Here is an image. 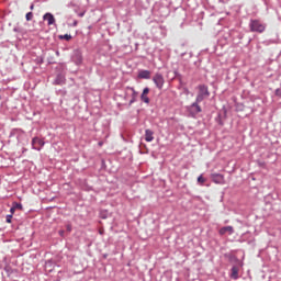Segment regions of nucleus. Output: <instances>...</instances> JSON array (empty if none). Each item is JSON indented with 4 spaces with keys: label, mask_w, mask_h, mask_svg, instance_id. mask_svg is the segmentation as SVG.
Returning a JSON list of instances; mask_svg holds the SVG:
<instances>
[{
    "label": "nucleus",
    "mask_w": 281,
    "mask_h": 281,
    "mask_svg": "<svg viewBox=\"0 0 281 281\" xmlns=\"http://www.w3.org/2000/svg\"><path fill=\"white\" fill-rule=\"evenodd\" d=\"M198 95L195 98L196 102H203L205 98H210V90L207 89V86L205 85H200L198 87Z\"/></svg>",
    "instance_id": "f257e3e1"
},
{
    "label": "nucleus",
    "mask_w": 281,
    "mask_h": 281,
    "mask_svg": "<svg viewBox=\"0 0 281 281\" xmlns=\"http://www.w3.org/2000/svg\"><path fill=\"white\" fill-rule=\"evenodd\" d=\"M199 104H201V102H196V99H195V102H193L191 105L187 106V111H188L190 117H196V115L199 113H201V111H203L201 109V105H199Z\"/></svg>",
    "instance_id": "f03ea898"
},
{
    "label": "nucleus",
    "mask_w": 281,
    "mask_h": 281,
    "mask_svg": "<svg viewBox=\"0 0 281 281\" xmlns=\"http://www.w3.org/2000/svg\"><path fill=\"white\" fill-rule=\"evenodd\" d=\"M249 25L251 32H258L259 34H262L266 30L265 24H261L258 20H251Z\"/></svg>",
    "instance_id": "7ed1b4c3"
},
{
    "label": "nucleus",
    "mask_w": 281,
    "mask_h": 281,
    "mask_svg": "<svg viewBox=\"0 0 281 281\" xmlns=\"http://www.w3.org/2000/svg\"><path fill=\"white\" fill-rule=\"evenodd\" d=\"M153 82H154V85H156V87L159 89V91H161V89H164V85H166V80L164 79V75H161L160 72H157L153 77Z\"/></svg>",
    "instance_id": "20e7f679"
},
{
    "label": "nucleus",
    "mask_w": 281,
    "mask_h": 281,
    "mask_svg": "<svg viewBox=\"0 0 281 281\" xmlns=\"http://www.w3.org/2000/svg\"><path fill=\"white\" fill-rule=\"evenodd\" d=\"M32 149L33 150H38V151H41V150H43V146H45V140H43V139H41V138H38V137H33L32 138Z\"/></svg>",
    "instance_id": "39448f33"
},
{
    "label": "nucleus",
    "mask_w": 281,
    "mask_h": 281,
    "mask_svg": "<svg viewBox=\"0 0 281 281\" xmlns=\"http://www.w3.org/2000/svg\"><path fill=\"white\" fill-rule=\"evenodd\" d=\"M71 60L75 65H82V52L80 49L74 50Z\"/></svg>",
    "instance_id": "423d86ee"
},
{
    "label": "nucleus",
    "mask_w": 281,
    "mask_h": 281,
    "mask_svg": "<svg viewBox=\"0 0 281 281\" xmlns=\"http://www.w3.org/2000/svg\"><path fill=\"white\" fill-rule=\"evenodd\" d=\"M211 179H212L213 183H218L221 186H223V183H225V176H223L221 173H212Z\"/></svg>",
    "instance_id": "0eeeda50"
},
{
    "label": "nucleus",
    "mask_w": 281,
    "mask_h": 281,
    "mask_svg": "<svg viewBox=\"0 0 281 281\" xmlns=\"http://www.w3.org/2000/svg\"><path fill=\"white\" fill-rule=\"evenodd\" d=\"M127 91H132V99L130 100L128 106H132L133 104H135V102H137V95H139V93L137 91H135V88L133 87H126Z\"/></svg>",
    "instance_id": "6e6552de"
},
{
    "label": "nucleus",
    "mask_w": 281,
    "mask_h": 281,
    "mask_svg": "<svg viewBox=\"0 0 281 281\" xmlns=\"http://www.w3.org/2000/svg\"><path fill=\"white\" fill-rule=\"evenodd\" d=\"M148 93H150V88L146 87L140 94V100L142 102H145V104H150V98H148Z\"/></svg>",
    "instance_id": "1a4fd4ad"
},
{
    "label": "nucleus",
    "mask_w": 281,
    "mask_h": 281,
    "mask_svg": "<svg viewBox=\"0 0 281 281\" xmlns=\"http://www.w3.org/2000/svg\"><path fill=\"white\" fill-rule=\"evenodd\" d=\"M43 20L47 21V25H56V18L49 12L43 15Z\"/></svg>",
    "instance_id": "9d476101"
},
{
    "label": "nucleus",
    "mask_w": 281,
    "mask_h": 281,
    "mask_svg": "<svg viewBox=\"0 0 281 281\" xmlns=\"http://www.w3.org/2000/svg\"><path fill=\"white\" fill-rule=\"evenodd\" d=\"M67 82V79L65 78V75L63 74H57L55 80L53 81V85L55 86H63Z\"/></svg>",
    "instance_id": "9b49d317"
},
{
    "label": "nucleus",
    "mask_w": 281,
    "mask_h": 281,
    "mask_svg": "<svg viewBox=\"0 0 281 281\" xmlns=\"http://www.w3.org/2000/svg\"><path fill=\"white\" fill-rule=\"evenodd\" d=\"M218 234H220V236H225V234H229V236H232V234H234V227L233 226H224V227L220 228Z\"/></svg>",
    "instance_id": "f8f14e48"
},
{
    "label": "nucleus",
    "mask_w": 281,
    "mask_h": 281,
    "mask_svg": "<svg viewBox=\"0 0 281 281\" xmlns=\"http://www.w3.org/2000/svg\"><path fill=\"white\" fill-rule=\"evenodd\" d=\"M138 78L140 80H150V70H139Z\"/></svg>",
    "instance_id": "ddd939ff"
},
{
    "label": "nucleus",
    "mask_w": 281,
    "mask_h": 281,
    "mask_svg": "<svg viewBox=\"0 0 281 281\" xmlns=\"http://www.w3.org/2000/svg\"><path fill=\"white\" fill-rule=\"evenodd\" d=\"M238 271H240V268L238 266H233L231 269V278L232 280H238Z\"/></svg>",
    "instance_id": "4468645a"
},
{
    "label": "nucleus",
    "mask_w": 281,
    "mask_h": 281,
    "mask_svg": "<svg viewBox=\"0 0 281 281\" xmlns=\"http://www.w3.org/2000/svg\"><path fill=\"white\" fill-rule=\"evenodd\" d=\"M21 135H25V131L21 128H13L10 133V137L16 136L18 138L21 137Z\"/></svg>",
    "instance_id": "2eb2a0df"
},
{
    "label": "nucleus",
    "mask_w": 281,
    "mask_h": 281,
    "mask_svg": "<svg viewBox=\"0 0 281 281\" xmlns=\"http://www.w3.org/2000/svg\"><path fill=\"white\" fill-rule=\"evenodd\" d=\"M155 132H153L151 130H145V140L146 142H153V139H155Z\"/></svg>",
    "instance_id": "dca6fc26"
},
{
    "label": "nucleus",
    "mask_w": 281,
    "mask_h": 281,
    "mask_svg": "<svg viewBox=\"0 0 281 281\" xmlns=\"http://www.w3.org/2000/svg\"><path fill=\"white\" fill-rule=\"evenodd\" d=\"M4 271H5L7 276H8V278H10V276H12L14 273V269H12L11 266H5L4 267Z\"/></svg>",
    "instance_id": "f3484780"
},
{
    "label": "nucleus",
    "mask_w": 281,
    "mask_h": 281,
    "mask_svg": "<svg viewBox=\"0 0 281 281\" xmlns=\"http://www.w3.org/2000/svg\"><path fill=\"white\" fill-rule=\"evenodd\" d=\"M59 40L60 41H71V35H69V34L59 35Z\"/></svg>",
    "instance_id": "a211bd4d"
},
{
    "label": "nucleus",
    "mask_w": 281,
    "mask_h": 281,
    "mask_svg": "<svg viewBox=\"0 0 281 281\" xmlns=\"http://www.w3.org/2000/svg\"><path fill=\"white\" fill-rule=\"evenodd\" d=\"M12 205H13V207H14L15 210H21V211H23V204H21V203H19V202H13Z\"/></svg>",
    "instance_id": "6ab92c4d"
},
{
    "label": "nucleus",
    "mask_w": 281,
    "mask_h": 281,
    "mask_svg": "<svg viewBox=\"0 0 281 281\" xmlns=\"http://www.w3.org/2000/svg\"><path fill=\"white\" fill-rule=\"evenodd\" d=\"M215 121L217 122V124H220V126H223L224 123H223V117L221 116V114L217 115Z\"/></svg>",
    "instance_id": "aec40b11"
},
{
    "label": "nucleus",
    "mask_w": 281,
    "mask_h": 281,
    "mask_svg": "<svg viewBox=\"0 0 281 281\" xmlns=\"http://www.w3.org/2000/svg\"><path fill=\"white\" fill-rule=\"evenodd\" d=\"M32 19H34V13L32 12L26 13V21H32Z\"/></svg>",
    "instance_id": "412c9836"
},
{
    "label": "nucleus",
    "mask_w": 281,
    "mask_h": 281,
    "mask_svg": "<svg viewBox=\"0 0 281 281\" xmlns=\"http://www.w3.org/2000/svg\"><path fill=\"white\" fill-rule=\"evenodd\" d=\"M71 229H72L71 224H66V232H68V234H71Z\"/></svg>",
    "instance_id": "4be33fe9"
},
{
    "label": "nucleus",
    "mask_w": 281,
    "mask_h": 281,
    "mask_svg": "<svg viewBox=\"0 0 281 281\" xmlns=\"http://www.w3.org/2000/svg\"><path fill=\"white\" fill-rule=\"evenodd\" d=\"M204 182H205V178H203V176H200V177L198 178V183L203 184Z\"/></svg>",
    "instance_id": "5701e85b"
},
{
    "label": "nucleus",
    "mask_w": 281,
    "mask_h": 281,
    "mask_svg": "<svg viewBox=\"0 0 281 281\" xmlns=\"http://www.w3.org/2000/svg\"><path fill=\"white\" fill-rule=\"evenodd\" d=\"M12 216L13 215H7L5 223H12Z\"/></svg>",
    "instance_id": "b1692460"
},
{
    "label": "nucleus",
    "mask_w": 281,
    "mask_h": 281,
    "mask_svg": "<svg viewBox=\"0 0 281 281\" xmlns=\"http://www.w3.org/2000/svg\"><path fill=\"white\" fill-rule=\"evenodd\" d=\"M14 212H16V209H14L13 206H11V209H10V215H11V216H14Z\"/></svg>",
    "instance_id": "393cba45"
},
{
    "label": "nucleus",
    "mask_w": 281,
    "mask_h": 281,
    "mask_svg": "<svg viewBox=\"0 0 281 281\" xmlns=\"http://www.w3.org/2000/svg\"><path fill=\"white\" fill-rule=\"evenodd\" d=\"M58 235H59L61 238H65V231H63V229L58 231Z\"/></svg>",
    "instance_id": "a878e982"
},
{
    "label": "nucleus",
    "mask_w": 281,
    "mask_h": 281,
    "mask_svg": "<svg viewBox=\"0 0 281 281\" xmlns=\"http://www.w3.org/2000/svg\"><path fill=\"white\" fill-rule=\"evenodd\" d=\"M276 95H278L279 98H281V90H280V88H278V89L276 90Z\"/></svg>",
    "instance_id": "bb28decb"
},
{
    "label": "nucleus",
    "mask_w": 281,
    "mask_h": 281,
    "mask_svg": "<svg viewBox=\"0 0 281 281\" xmlns=\"http://www.w3.org/2000/svg\"><path fill=\"white\" fill-rule=\"evenodd\" d=\"M235 262H238V265H240V260H238V258L234 257Z\"/></svg>",
    "instance_id": "cd10ccee"
},
{
    "label": "nucleus",
    "mask_w": 281,
    "mask_h": 281,
    "mask_svg": "<svg viewBox=\"0 0 281 281\" xmlns=\"http://www.w3.org/2000/svg\"><path fill=\"white\" fill-rule=\"evenodd\" d=\"M22 153H27V148L23 147Z\"/></svg>",
    "instance_id": "c85d7f7f"
},
{
    "label": "nucleus",
    "mask_w": 281,
    "mask_h": 281,
    "mask_svg": "<svg viewBox=\"0 0 281 281\" xmlns=\"http://www.w3.org/2000/svg\"><path fill=\"white\" fill-rule=\"evenodd\" d=\"M30 10H34V4H31Z\"/></svg>",
    "instance_id": "c756f323"
},
{
    "label": "nucleus",
    "mask_w": 281,
    "mask_h": 281,
    "mask_svg": "<svg viewBox=\"0 0 281 281\" xmlns=\"http://www.w3.org/2000/svg\"><path fill=\"white\" fill-rule=\"evenodd\" d=\"M56 56H60V52L56 50Z\"/></svg>",
    "instance_id": "7c9ffc66"
},
{
    "label": "nucleus",
    "mask_w": 281,
    "mask_h": 281,
    "mask_svg": "<svg viewBox=\"0 0 281 281\" xmlns=\"http://www.w3.org/2000/svg\"><path fill=\"white\" fill-rule=\"evenodd\" d=\"M79 16H85V13L79 14Z\"/></svg>",
    "instance_id": "2f4dec72"
},
{
    "label": "nucleus",
    "mask_w": 281,
    "mask_h": 281,
    "mask_svg": "<svg viewBox=\"0 0 281 281\" xmlns=\"http://www.w3.org/2000/svg\"><path fill=\"white\" fill-rule=\"evenodd\" d=\"M14 32H18V29H13Z\"/></svg>",
    "instance_id": "473e14b6"
},
{
    "label": "nucleus",
    "mask_w": 281,
    "mask_h": 281,
    "mask_svg": "<svg viewBox=\"0 0 281 281\" xmlns=\"http://www.w3.org/2000/svg\"><path fill=\"white\" fill-rule=\"evenodd\" d=\"M74 25H78V23H77V22H75V23H74Z\"/></svg>",
    "instance_id": "72a5a7b5"
},
{
    "label": "nucleus",
    "mask_w": 281,
    "mask_h": 281,
    "mask_svg": "<svg viewBox=\"0 0 281 281\" xmlns=\"http://www.w3.org/2000/svg\"><path fill=\"white\" fill-rule=\"evenodd\" d=\"M124 100H126V95L124 97Z\"/></svg>",
    "instance_id": "f704fd0d"
}]
</instances>
